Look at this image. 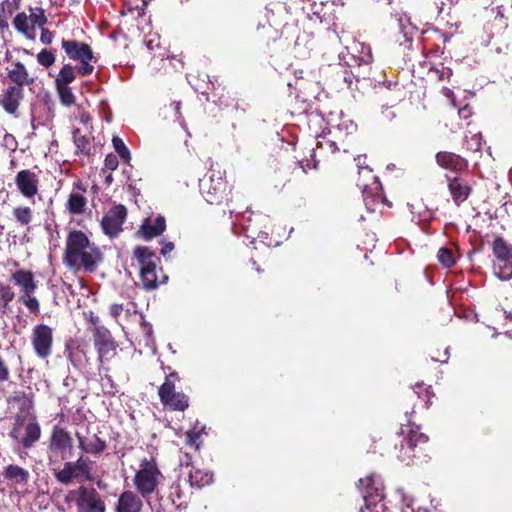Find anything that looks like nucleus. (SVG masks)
<instances>
[{
	"mask_svg": "<svg viewBox=\"0 0 512 512\" xmlns=\"http://www.w3.org/2000/svg\"><path fill=\"white\" fill-rule=\"evenodd\" d=\"M102 261L98 247L91 243L85 233L74 230L66 240L64 263L71 269L93 272Z\"/></svg>",
	"mask_w": 512,
	"mask_h": 512,
	"instance_id": "nucleus-1",
	"label": "nucleus"
},
{
	"mask_svg": "<svg viewBox=\"0 0 512 512\" xmlns=\"http://www.w3.org/2000/svg\"><path fill=\"white\" fill-rule=\"evenodd\" d=\"M163 475L154 459H143L136 472L133 483L139 494L147 498L155 492Z\"/></svg>",
	"mask_w": 512,
	"mask_h": 512,
	"instance_id": "nucleus-2",
	"label": "nucleus"
},
{
	"mask_svg": "<svg viewBox=\"0 0 512 512\" xmlns=\"http://www.w3.org/2000/svg\"><path fill=\"white\" fill-rule=\"evenodd\" d=\"M493 272L500 280L506 281L512 278V245L503 238L498 237L493 242Z\"/></svg>",
	"mask_w": 512,
	"mask_h": 512,
	"instance_id": "nucleus-3",
	"label": "nucleus"
},
{
	"mask_svg": "<svg viewBox=\"0 0 512 512\" xmlns=\"http://www.w3.org/2000/svg\"><path fill=\"white\" fill-rule=\"evenodd\" d=\"M93 327L91 329L93 334L94 346L98 353L100 362L110 360L115 354L117 343L114 341L111 332L104 326L99 325L98 318H92Z\"/></svg>",
	"mask_w": 512,
	"mask_h": 512,
	"instance_id": "nucleus-4",
	"label": "nucleus"
},
{
	"mask_svg": "<svg viewBox=\"0 0 512 512\" xmlns=\"http://www.w3.org/2000/svg\"><path fill=\"white\" fill-rule=\"evenodd\" d=\"M69 498H75L78 512H105L104 501L94 488L80 486L69 492Z\"/></svg>",
	"mask_w": 512,
	"mask_h": 512,
	"instance_id": "nucleus-5",
	"label": "nucleus"
},
{
	"mask_svg": "<svg viewBox=\"0 0 512 512\" xmlns=\"http://www.w3.org/2000/svg\"><path fill=\"white\" fill-rule=\"evenodd\" d=\"M127 217V209L124 205H115L109 209L101 220L103 233L110 238L117 237L122 232V225Z\"/></svg>",
	"mask_w": 512,
	"mask_h": 512,
	"instance_id": "nucleus-6",
	"label": "nucleus"
},
{
	"mask_svg": "<svg viewBox=\"0 0 512 512\" xmlns=\"http://www.w3.org/2000/svg\"><path fill=\"white\" fill-rule=\"evenodd\" d=\"M31 342L36 355L47 358L52 353V329L45 324L36 325L32 330Z\"/></svg>",
	"mask_w": 512,
	"mask_h": 512,
	"instance_id": "nucleus-7",
	"label": "nucleus"
},
{
	"mask_svg": "<svg viewBox=\"0 0 512 512\" xmlns=\"http://www.w3.org/2000/svg\"><path fill=\"white\" fill-rule=\"evenodd\" d=\"M357 166L359 168V174H363V176L367 179L372 180L371 184L362 182L359 180L358 186L362 189L363 197L365 204L368 209H370V201L369 198H371V202H377L380 200H383L381 195V183L378 181V179L372 174V170L369 167H363L361 166L360 158H358Z\"/></svg>",
	"mask_w": 512,
	"mask_h": 512,
	"instance_id": "nucleus-8",
	"label": "nucleus"
},
{
	"mask_svg": "<svg viewBox=\"0 0 512 512\" xmlns=\"http://www.w3.org/2000/svg\"><path fill=\"white\" fill-rule=\"evenodd\" d=\"M15 184L20 194L34 203V197L39 193L38 176L29 169H23L16 174Z\"/></svg>",
	"mask_w": 512,
	"mask_h": 512,
	"instance_id": "nucleus-9",
	"label": "nucleus"
},
{
	"mask_svg": "<svg viewBox=\"0 0 512 512\" xmlns=\"http://www.w3.org/2000/svg\"><path fill=\"white\" fill-rule=\"evenodd\" d=\"M226 182L221 176L212 174L208 180L201 184V192L205 200L210 204H219L224 199Z\"/></svg>",
	"mask_w": 512,
	"mask_h": 512,
	"instance_id": "nucleus-10",
	"label": "nucleus"
},
{
	"mask_svg": "<svg viewBox=\"0 0 512 512\" xmlns=\"http://www.w3.org/2000/svg\"><path fill=\"white\" fill-rule=\"evenodd\" d=\"M359 483L363 486L362 494L365 502V506L363 508H367V497H369L373 502L383 503L384 484L380 475L371 474L365 479H360Z\"/></svg>",
	"mask_w": 512,
	"mask_h": 512,
	"instance_id": "nucleus-11",
	"label": "nucleus"
},
{
	"mask_svg": "<svg viewBox=\"0 0 512 512\" xmlns=\"http://www.w3.org/2000/svg\"><path fill=\"white\" fill-rule=\"evenodd\" d=\"M24 99V88L19 86H8L2 91L0 105L3 110L14 117H18L17 111Z\"/></svg>",
	"mask_w": 512,
	"mask_h": 512,
	"instance_id": "nucleus-12",
	"label": "nucleus"
},
{
	"mask_svg": "<svg viewBox=\"0 0 512 512\" xmlns=\"http://www.w3.org/2000/svg\"><path fill=\"white\" fill-rule=\"evenodd\" d=\"M437 164L453 172H463L468 167V162L465 158L452 152L442 151L436 154Z\"/></svg>",
	"mask_w": 512,
	"mask_h": 512,
	"instance_id": "nucleus-13",
	"label": "nucleus"
},
{
	"mask_svg": "<svg viewBox=\"0 0 512 512\" xmlns=\"http://www.w3.org/2000/svg\"><path fill=\"white\" fill-rule=\"evenodd\" d=\"M7 76L14 84L13 86L21 88L35 82V78L29 74L26 66L20 61H15L11 64L10 68L7 69Z\"/></svg>",
	"mask_w": 512,
	"mask_h": 512,
	"instance_id": "nucleus-14",
	"label": "nucleus"
},
{
	"mask_svg": "<svg viewBox=\"0 0 512 512\" xmlns=\"http://www.w3.org/2000/svg\"><path fill=\"white\" fill-rule=\"evenodd\" d=\"M62 48L67 56L72 60H85L93 59V52L90 46L86 43L78 42L75 40H63Z\"/></svg>",
	"mask_w": 512,
	"mask_h": 512,
	"instance_id": "nucleus-15",
	"label": "nucleus"
},
{
	"mask_svg": "<svg viewBox=\"0 0 512 512\" xmlns=\"http://www.w3.org/2000/svg\"><path fill=\"white\" fill-rule=\"evenodd\" d=\"M134 256L140 265V274L142 272L157 270L158 257L147 247H136Z\"/></svg>",
	"mask_w": 512,
	"mask_h": 512,
	"instance_id": "nucleus-16",
	"label": "nucleus"
},
{
	"mask_svg": "<svg viewBox=\"0 0 512 512\" xmlns=\"http://www.w3.org/2000/svg\"><path fill=\"white\" fill-rule=\"evenodd\" d=\"M142 501L134 492H123L117 503V512H140L142 509Z\"/></svg>",
	"mask_w": 512,
	"mask_h": 512,
	"instance_id": "nucleus-17",
	"label": "nucleus"
},
{
	"mask_svg": "<svg viewBox=\"0 0 512 512\" xmlns=\"http://www.w3.org/2000/svg\"><path fill=\"white\" fill-rule=\"evenodd\" d=\"M165 228L166 223L164 217L158 216L154 221L146 219L141 225L139 233H141L143 239L148 241L160 235L165 230Z\"/></svg>",
	"mask_w": 512,
	"mask_h": 512,
	"instance_id": "nucleus-18",
	"label": "nucleus"
},
{
	"mask_svg": "<svg viewBox=\"0 0 512 512\" xmlns=\"http://www.w3.org/2000/svg\"><path fill=\"white\" fill-rule=\"evenodd\" d=\"M72 439L69 434L61 427L55 426L51 439L49 450L50 451H63L71 446Z\"/></svg>",
	"mask_w": 512,
	"mask_h": 512,
	"instance_id": "nucleus-19",
	"label": "nucleus"
},
{
	"mask_svg": "<svg viewBox=\"0 0 512 512\" xmlns=\"http://www.w3.org/2000/svg\"><path fill=\"white\" fill-rule=\"evenodd\" d=\"M12 280L20 287L22 294L34 292L37 289V283L34 280V275L30 271L18 270L12 274Z\"/></svg>",
	"mask_w": 512,
	"mask_h": 512,
	"instance_id": "nucleus-20",
	"label": "nucleus"
},
{
	"mask_svg": "<svg viewBox=\"0 0 512 512\" xmlns=\"http://www.w3.org/2000/svg\"><path fill=\"white\" fill-rule=\"evenodd\" d=\"M16 30L25 35L28 39L34 40L36 38L35 27L30 22V18L25 13H18L13 20Z\"/></svg>",
	"mask_w": 512,
	"mask_h": 512,
	"instance_id": "nucleus-21",
	"label": "nucleus"
},
{
	"mask_svg": "<svg viewBox=\"0 0 512 512\" xmlns=\"http://www.w3.org/2000/svg\"><path fill=\"white\" fill-rule=\"evenodd\" d=\"M448 188L457 204L465 201L470 193V188L457 177L449 180Z\"/></svg>",
	"mask_w": 512,
	"mask_h": 512,
	"instance_id": "nucleus-22",
	"label": "nucleus"
},
{
	"mask_svg": "<svg viewBox=\"0 0 512 512\" xmlns=\"http://www.w3.org/2000/svg\"><path fill=\"white\" fill-rule=\"evenodd\" d=\"M87 198L79 191H72L69 195L66 208L70 214L78 215L84 212Z\"/></svg>",
	"mask_w": 512,
	"mask_h": 512,
	"instance_id": "nucleus-23",
	"label": "nucleus"
},
{
	"mask_svg": "<svg viewBox=\"0 0 512 512\" xmlns=\"http://www.w3.org/2000/svg\"><path fill=\"white\" fill-rule=\"evenodd\" d=\"M41 429L37 422L30 421L25 425V435L21 439L24 448H30L40 439Z\"/></svg>",
	"mask_w": 512,
	"mask_h": 512,
	"instance_id": "nucleus-24",
	"label": "nucleus"
},
{
	"mask_svg": "<svg viewBox=\"0 0 512 512\" xmlns=\"http://www.w3.org/2000/svg\"><path fill=\"white\" fill-rule=\"evenodd\" d=\"M3 475L16 484H26L29 479V472L17 465L7 466Z\"/></svg>",
	"mask_w": 512,
	"mask_h": 512,
	"instance_id": "nucleus-25",
	"label": "nucleus"
},
{
	"mask_svg": "<svg viewBox=\"0 0 512 512\" xmlns=\"http://www.w3.org/2000/svg\"><path fill=\"white\" fill-rule=\"evenodd\" d=\"M403 501L406 503V507L401 512H428L427 509L418 508L414 510L411 508V500L403 497ZM360 512H385L384 503L373 502L367 497V508H361Z\"/></svg>",
	"mask_w": 512,
	"mask_h": 512,
	"instance_id": "nucleus-26",
	"label": "nucleus"
},
{
	"mask_svg": "<svg viewBox=\"0 0 512 512\" xmlns=\"http://www.w3.org/2000/svg\"><path fill=\"white\" fill-rule=\"evenodd\" d=\"M213 475L209 471L195 470L189 474V482L192 487L201 488L212 482Z\"/></svg>",
	"mask_w": 512,
	"mask_h": 512,
	"instance_id": "nucleus-27",
	"label": "nucleus"
},
{
	"mask_svg": "<svg viewBox=\"0 0 512 512\" xmlns=\"http://www.w3.org/2000/svg\"><path fill=\"white\" fill-rule=\"evenodd\" d=\"M174 379H177V374L174 372L170 373L166 377L165 382L159 387L158 394L162 403L168 401V399L176 393Z\"/></svg>",
	"mask_w": 512,
	"mask_h": 512,
	"instance_id": "nucleus-28",
	"label": "nucleus"
},
{
	"mask_svg": "<svg viewBox=\"0 0 512 512\" xmlns=\"http://www.w3.org/2000/svg\"><path fill=\"white\" fill-rule=\"evenodd\" d=\"M79 441H80V447L88 453L99 454L106 447L105 441H103L96 435H93L91 438L87 439L86 441H83L82 439H79Z\"/></svg>",
	"mask_w": 512,
	"mask_h": 512,
	"instance_id": "nucleus-29",
	"label": "nucleus"
},
{
	"mask_svg": "<svg viewBox=\"0 0 512 512\" xmlns=\"http://www.w3.org/2000/svg\"><path fill=\"white\" fill-rule=\"evenodd\" d=\"M173 410L184 411L189 406L188 397L184 393L176 392L168 401L163 403Z\"/></svg>",
	"mask_w": 512,
	"mask_h": 512,
	"instance_id": "nucleus-30",
	"label": "nucleus"
},
{
	"mask_svg": "<svg viewBox=\"0 0 512 512\" xmlns=\"http://www.w3.org/2000/svg\"><path fill=\"white\" fill-rule=\"evenodd\" d=\"M75 79V72L74 68L66 64L62 67L60 72L58 73L55 83L56 86H69L70 83H72Z\"/></svg>",
	"mask_w": 512,
	"mask_h": 512,
	"instance_id": "nucleus-31",
	"label": "nucleus"
},
{
	"mask_svg": "<svg viewBox=\"0 0 512 512\" xmlns=\"http://www.w3.org/2000/svg\"><path fill=\"white\" fill-rule=\"evenodd\" d=\"M13 216L20 225H29L33 219V212L30 207L18 206L13 209Z\"/></svg>",
	"mask_w": 512,
	"mask_h": 512,
	"instance_id": "nucleus-32",
	"label": "nucleus"
},
{
	"mask_svg": "<svg viewBox=\"0 0 512 512\" xmlns=\"http://www.w3.org/2000/svg\"><path fill=\"white\" fill-rule=\"evenodd\" d=\"M55 478L62 484L68 485L77 478L72 462H66L62 470L55 473Z\"/></svg>",
	"mask_w": 512,
	"mask_h": 512,
	"instance_id": "nucleus-33",
	"label": "nucleus"
},
{
	"mask_svg": "<svg viewBox=\"0 0 512 512\" xmlns=\"http://www.w3.org/2000/svg\"><path fill=\"white\" fill-rule=\"evenodd\" d=\"M112 144L119 157L126 163H129L131 160V154L124 141L120 137L114 136Z\"/></svg>",
	"mask_w": 512,
	"mask_h": 512,
	"instance_id": "nucleus-34",
	"label": "nucleus"
},
{
	"mask_svg": "<svg viewBox=\"0 0 512 512\" xmlns=\"http://www.w3.org/2000/svg\"><path fill=\"white\" fill-rule=\"evenodd\" d=\"M77 478L83 477L90 478V462L87 459L79 458L77 461L72 462Z\"/></svg>",
	"mask_w": 512,
	"mask_h": 512,
	"instance_id": "nucleus-35",
	"label": "nucleus"
},
{
	"mask_svg": "<svg viewBox=\"0 0 512 512\" xmlns=\"http://www.w3.org/2000/svg\"><path fill=\"white\" fill-rule=\"evenodd\" d=\"M427 440L428 437L425 434L419 431L410 430L406 439V445L410 451H413L418 444L426 443Z\"/></svg>",
	"mask_w": 512,
	"mask_h": 512,
	"instance_id": "nucleus-36",
	"label": "nucleus"
},
{
	"mask_svg": "<svg viewBox=\"0 0 512 512\" xmlns=\"http://www.w3.org/2000/svg\"><path fill=\"white\" fill-rule=\"evenodd\" d=\"M437 259L446 268H450L456 263L453 251L446 247H442L438 250Z\"/></svg>",
	"mask_w": 512,
	"mask_h": 512,
	"instance_id": "nucleus-37",
	"label": "nucleus"
},
{
	"mask_svg": "<svg viewBox=\"0 0 512 512\" xmlns=\"http://www.w3.org/2000/svg\"><path fill=\"white\" fill-rule=\"evenodd\" d=\"M15 294L8 285L0 286V313H4L7 305L13 300Z\"/></svg>",
	"mask_w": 512,
	"mask_h": 512,
	"instance_id": "nucleus-38",
	"label": "nucleus"
},
{
	"mask_svg": "<svg viewBox=\"0 0 512 512\" xmlns=\"http://www.w3.org/2000/svg\"><path fill=\"white\" fill-rule=\"evenodd\" d=\"M60 101L65 106H71L75 102V96L69 86H56Z\"/></svg>",
	"mask_w": 512,
	"mask_h": 512,
	"instance_id": "nucleus-39",
	"label": "nucleus"
},
{
	"mask_svg": "<svg viewBox=\"0 0 512 512\" xmlns=\"http://www.w3.org/2000/svg\"><path fill=\"white\" fill-rule=\"evenodd\" d=\"M33 292L23 293L19 296V301L23 303L31 312H39V301L35 296L32 295Z\"/></svg>",
	"mask_w": 512,
	"mask_h": 512,
	"instance_id": "nucleus-40",
	"label": "nucleus"
},
{
	"mask_svg": "<svg viewBox=\"0 0 512 512\" xmlns=\"http://www.w3.org/2000/svg\"><path fill=\"white\" fill-rule=\"evenodd\" d=\"M143 286L145 289H154L158 285L157 270L146 271L140 274Z\"/></svg>",
	"mask_w": 512,
	"mask_h": 512,
	"instance_id": "nucleus-41",
	"label": "nucleus"
},
{
	"mask_svg": "<svg viewBox=\"0 0 512 512\" xmlns=\"http://www.w3.org/2000/svg\"><path fill=\"white\" fill-rule=\"evenodd\" d=\"M74 143L80 152H88L90 141L85 135H81L79 129L73 131Z\"/></svg>",
	"mask_w": 512,
	"mask_h": 512,
	"instance_id": "nucleus-42",
	"label": "nucleus"
},
{
	"mask_svg": "<svg viewBox=\"0 0 512 512\" xmlns=\"http://www.w3.org/2000/svg\"><path fill=\"white\" fill-rule=\"evenodd\" d=\"M30 18V22L34 25V27H40L42 28L46 22L47 18L44 14V11L41 8H37L35 10H31L30 15H28Z\"/></svg>",
	"mask_w": 512,
	"mask_h": 512,
	"instance_id": "nucleus-43",
	"label": "nucleus"
},
{
	"mask_svg": "<svg viewBox=\"0 0 512 512\" xmlns=\"http://www.w3.org/2000/svg\"><path fill=\"white\" fill-rule=\"evenodd\" d=\"M37 61L42 66L48 68L55 62V56L51 51L43 49L37 54Z\"/></svg>",
	"mask_w": 512,
	"mask_h": 512,
	"instance_id": "nucleus-44",
	"label": "nucleus"
},
{
	"mask_svg": "<svg viewBox=\"0 0 512 512\" xmlns=\"http://www.w3.org/2000/svg\"><path fill=\"white\" fill-rule=\"evenodd\" d=\"M204 431V428L200 429V430H196L195 428L193 429H190L187 431L186 433V437H187V444L190 445V446H193L195 447L196 449H199V443H198V439L200 437V434Z\"/></svg>",
	"mask_w": 512,
	"mask_h": 512,
	"instance_id": "nucleus-45",
	"label": "nucleus"
},
{
	"mask_svg": "<svg viewBox=\"0 0 512 512\" xmlns=\"http://www.w3.org/2000/svg\"><path fill=\"white\" fill-rule=\"evenodd\" d=\"M482 146V137L480 134H474L467 139V148L472 151H480Z\"/></svg>",
	"mask_w": 512,
	"mask_h": 512,
	"instance_id": "nucleus-46",
	"label": "nucleus"
},
{
	"mask_svg": "<svg viewBox=\"0 0 512 512\" xmlns=\"http://www.w3.org/2000/svg\"><path fill=\"white\" fill-rule=\"evenodd\" d=\"M92 59L80 60V64L77 66V71L80 75L86 76L93 72L94 67L90 64Z\"/></svg>",
	"mask_w": 512,
	"mask_h": 512,
	"instance_id": "nucleus-47",
	"label": "nucleus"
},
{
	"mask_svg": "<svg viewBox=\"0 0 512 512\" xmlns=\"http://www.w3.org/2000/svg\"><path fill=\"white\" fill-rule=\"evenodd\" d=\"M343 127L348 131L347 133H352L356 130V125L353 122L349 121V122H343L342 124L338 125L337 127H335L333 129V131H330V133H334L335 135L337 133L340 134L342 132Z\"/></svg>",
	"mask_w": 512,
	"mask_h": 512,
	"instance_id": "nucleus-48",
	"label": "nucleus"
},
{
	"mask_svg": "<svg viewBox=\"0 0 512 512\" xmlns=\"http://www.w3.org/2000/svg\"><path fill=\"white\" fill-rule=\"evenodd\" d=\"M311 157H312L311 160L306 159V160L300 161V166H301V168L303 169L304 172H307V170H309V169H314L317 166L316 161L314 159L315 158V152L314 151L311 154Z\"/></svg>",
	"mask_w": 512,
	"mask_h": 512,
	"instance_id": "nucleus-49",
	"label": "nucleus"
},
{
	"mask_svg": "<svg viewBox=\"0 0 512 512\" xmlns=\"http://www.w3.org/2000/svg\"><path fill=\"white\" fill-rule=\"evenodd\" d=\"M105 166L109 170H115L118 167V158L114 154H108L105 158Z\"/></svg>",
	"mask_w": 512,
	"mask_h": 512,
	"instance_id": "nucleus-50",
	"label": "nucleus"
},
{
	"mask_svg": "<svg viewBox=\"0 0 512 512\" xmlns=\"http://www.w3.org/2000/svg\"><path fill=\"white\" fill-rule=\"evenodd\" d=\"M9 436L17 443H20L21 444V439H22V436H21V427H20V424H19V421H17V423L15 424V426L13 427V429L10 431L9 433Z\"/></svg>",
	"mask_w": 512,
	"mask_h": 512,
	"instance_id": "nucleus-51",
	"label": "nucleus"
},
{
	"mask_svg": "<svg viewBox=\"0 0 512 512\" xmlns=\"http://www.w3.org/2000/svg\"><path fill=\"white\" fill-rule=\"evenodd\" d=\"M53 33L51 31H49L48 29H44L42 27V30H41V36H40V41L45 44V45H49L52 43V40H53Z\"/></svg>",
	"mask_w": 512,
	"mask_h": 512,
	"instance_id": "nucleus-52",
	"label": "nucleus"
},
{
	"mask_svg": "<svg viewBox=\"0 0 512 512\" xmlns=\"http://www.w3.org/2000/svg\"><path fill=\"white\" fill-rule=\"evenodd\" d=\"M317 146H318V148H323L324 146H326L331 149V152H335V151L339 150L336 142L331 141V140H325L324 138L322 141L317 142Z\"/></svg>",
	"mask_w": 512,
	"mask_h": 512,
	"instance_id": "nucleus-53",
	"label": "nucleus"
},
{
	"mask_svg": "<svg viewBox=\"0 0 512 512\" xmlns=\"http://www.w3.org/2000/svg\"><path fill=\"white\" fill-rule=\"evenodd\" d=\"M9 379V370L5 365L4 361L0 358V382L7 381Z\"/></svg>",
	"mask_w": 512,
	"mask_h": 512,
	"instance_id": "nucleus-54",
	"label": "nucleus"
},
{
	"mask_svg": "<svg viewBox=\"0 0 512 512\" xmlns=\"http://www.w3.org/2000/svg\"><path fill=\"white\" fill-rule=\"evenodd\" d=\"M122 311H123L122 304H112L110 307V313L114 318H118Z\"/></svg>",
	"mask_w": 512,
	"mask_h": 512,
	"instance_id": "nucleus-55",
	"label": "nucleus"
},
{
	"mask_svg": "<svg viewBox=\"0 0 512 512\" xmlns=\"http://www.w3.org/2000/svg\"><path fill=\"white\" fill-rule=\"evenodd\" d=\"M364 56H362V61L365 63H370L372 61V53L371 48L369 46L363 47Z\"/></svg>",
	"mask_w": 512,
	"mask_h": 512,
	"instance_id": "nucleus-56",
	"label": "nucleus"
},
{
	"mask_svg": "<svg viewBox=\"0 0 512 512\" xmlns=\"http://www.w3.org/2000/svg\"><path fill=\"white\" fill-rule=\"evenodd\" d=\"M174 249V244L172 242H165L161 248L162 255L166 256Z\"/></svg>",
	"mask_w": 512,
	"mask_h": 512,
	"instance_id": "nucleus-57",
	"label": "nucleus"
},
{
	"mask_svg": "<svg viewBox=\"0 0 512 512\" xmlns=\"http://www.w3.org/2000/svg\"><path fill=\"white\" fill-rule=\"evenodd\" d=\"M79 119H80V122L83 123L84 125H88L91 121V118H90L89 114H87V113H81Z\"/></svg>",
	"mask_w": 512,
	"mask_h": 512,
	"instance_id": "nucleus-58",
	"label": "nucleus"
},
{
	"mask_svg": "<svg viewBox=\"0 0 512 512\" xmlns=\"http://www.w3.org/2000/svg\"><path fill=\"white\" fill-rule=\"evenodd\" d=\"M8 27L7 21L0 15V29H5Z\"/></svg>",
	"mask_w": 512,
	"mask_h": 512,
	"instance_id": "nucleus-59",
	"label": "nucleus"
},
{
	"mask_svg": "<svg viewBox=\"0 0 512 512\" xmlns=\"http://www.w3.org/2000/svg\"><path fill=\"white\" fill-rule=\"evenodd\" d=\"M444 355H445V359H441V360H439V362H441V363H445V362H447V359H448V349H446V350L444 351ZM432 360H433V361H438V359H435V358H432Z\"/></svg>",
	"mask_w": 512,
	"mask_h": 512,
	"instance_id": "nucleus-60",
	"label": "nucleus"
},
{
	"mask_svg": "<svg viewBox=\"0 0 512 512\" xmlns=\"http://www.w3.org/2000/svg\"><path fill=\"white\" fill-rule=\"evenodd\" d=\"M173 106H174V110L176 112V114L180 115V103L179 102H176V103H173Z\"/></svg>",
	"mask_w": 512,
	"mask_h": 512,
	"instance_id": "nucleus-61",
	"label": "nucleus"
},
{
	"mask_svg": "<svg viewBox=\"0 0 512 512\" xmlns=\"http://www.w3.org/2000/svg\"><path fill=\"white\" fill-rule=\"evenodd\" d=\"M112 180H113L112 175H111V174H109V175L106 177L105 182H106V183H108V184H110V183L112 182Z\"/></svg>",
	"mask_w": 512,
	"mask_h": 512,
	"instance_id": "nucleus-62",
	"label": "nucleus"
},
{
	"mask_svg": "<svg viewBox=\"0 0 512 512\" xmlns=\"http://www.w3.org/2000/svg\"><path fill=\"white\" fill-rule=\"evenodd\" d=\"M445 95L447 97H451L453 95V92L450 89H445Z\"/></svg>",
	"mask_w": 512,
	"mask_h": 512,
	"instance_id": "nucleus-63",
	"label": "nucleus"
},
{
	"mask_svg": "<svg viewBox=\"0 0 512 512\" xmlns=\"http://www.w3.org/2000/svg\"><path fill=\"white\" fill-rule=\"evenodd\" d=\"M399 457H400L401 461H406L407 458L411 457V455H408L407 457H404V456L400 455Z\"/></svg>",
	"mask_w": 512,
	"mask_h": 512,
	"instance_id": "nucleus-64",
	"label": "nucleus"
}]
</instances>
